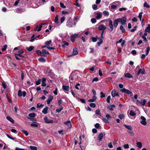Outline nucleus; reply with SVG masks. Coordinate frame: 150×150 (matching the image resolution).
Returning <instances> with one entry per match:
<instances>
[{
    "label": "nucleus",
    "mask_w": 150,
    "mask_h": 150,
    "mask_svg": "<svg viewBox=\"0 0 150 150\" xmlns=\"http://www.w3.org/2000/svg\"><path fill=\"white\" fill-rule=\"evenodd\" d=\"M127 18L126 17H124L121 18H119L114 20L113 25V22L112 20H110L109 21V26L110 30V32L112 31L114 29V27L116 28L117 26L118 23L121 22V24L122 25H125L126 22Z\"/></svg>",
    "instance_id": "obj_1"
},
{
    "label": "nucleus",
    "mask_w": 150,
    "mask_h": 150,
    "mask_svg": "<svg viewBox=\"0 0 150 150\" xmlns=\"http://www.w3.org/2000/svg\"><path fill=\"white\" fill-rule=\"evenodd\" d=\"M76 23L74 22V24L72 23V19L70 18L67 21L66 23V25L69 28H72L73 27L74 25H76Z\"/></svg>",
    "instance_id": "obj_2"
},
{
    "label": "nucleus",
    "mask_w": 150,
    "mask_h": 150,
    "mask_svg": "<svg viewBox=\"0 0 150 150\" xmlns=\"http://www.w3.org/2000/svg\"><path fill=\"white\" fill-rule=\"evenodd\" d=\"M146 118L143 116H142L140 117V123L143 125H146L147 124Z\"/></svg>",
    "instance_id": "obj_3"
},
{
    "label": "nucleus",
    "mask_w": 150,
    "mask_h": 150,
    "mask_svg": "<svg viewBox=\"0 0 150 150\" xmlns=\"http://www.w3.org/2000/svg\"><path fill=\"white\" fill-rule=\"evenodd\" d=\"M120 91L123 93H125L128 94H131V96H133V94L131 91L128 89H126L125 88H123L122 89H120Z\"/></svg>",
    "instance_id": "obj_4"
},
{
    "label": "nucleus",
    "mask_w": 150,
    "mask_h": 150,
    "mask_svg": "<svg viewBox=\"0 0 150 150\" xmlns=\"http://www.w3.org/2000/svg\"><path fill=\"white\" fill-rule=\"evenodd\" d=\"M26 95V92L25 91H23L22 92L21 90H19L18 91V96L19 97H21L23 96V97L25 96Z\"/></svg>",
    "instance_id": "obj_5"
},
{
    "label": "nucleus",
    "mask_w": 150,
    "mask_h": 150,
    "mask_svg": "<svg viewBox=\"0 0 150 150\" xmlns=\"http://www.w3.org/2000/svg\"><path fill=\"white\" fill-rule=\"evenodd\" d=\"M78 54V51L76 47H75L73 49L72 54L68 55V57H70L71 56H72L73 55H76V54Z\"/></svg>",
    "instance_id": "obj_6"
},
{
    "label": "nucleus",
    "mask_w": 150,
    "mask_h": 150,
    "mask_svg": "<svg viewBox=\"0 0 150 150\" xmlns=\"http://www.w3.org/2000/svg\"><path fill=\"white\" fill-rule=\"evenodd\" d=\"M45 120V122L46 123H52L53 122V120H49L48 119V118L46 117H45L44 118Z\"/></svg>",
    "instance_id": "obj_7"
},
{
    "label": "nucleus",
    "mask_w": 150,
    "mask_h": 150,
    "mask_svg": "<svg viewBox=\"0 0 150 150\" xmlns=\"http://www.w3.org/2000/svg\"><path fill=\"white\" fill-rule=\"evenodd\" d=\"M145 73V70L144 68L141 69H139L138 71L137 74L138 76H139L140 74H143Z\"/></svg>",
    "instance_id": "obj_8"
},
{
    "label": "nucleus",
    "mask_w": 150,
    "mask_h": 150,
    "mask_svg": "<svg viewBox=\"0 0 150 150\" xmlns=\"http://www.w3.org/2000/svg\"><path fill=\"white\" fill-rule=\"evenodd\" d=\"M53 98V97L51 95H49L48 98L47 100V103L48 104H49L51 101L52 100Z\"/></svg>",
    "instance_id": "obj_9"
},
{
    "label": "nucleus",
    "mask_w": 150,
    "mask_h": 150,
    "mask_svg": "<svg viewBox=\"0 0 150 150\" xmlns=\"http://www.w3.org/2000/svg\"><path fill=\"white\" fill-rule=\"evenodd\" d=\"M100 30H105L106 29V27H105L103 25H101L99 26L98 28Z\"/></svg>",
    "instance_id": "obj_10"
},
{
    "label": "nucleus",
    "mask_w": 150,
    "mask_h": 150,
    "mask_svg": "<svg viewBox=\"0 0 150 150\" xmlns=\"http://www.w3.org/2000/svg\"><path fill=\"white\" fill-rule=\"evenodd\" d=\"M48 109V108L47 107L45 106V108L43 109L42 112L45 114H47Z\"/></svg>",
    "instance_id": "obj_11"
},
{
    "label": "nucleus",
    "mask_w": 150,
    "mask_h": 150,
    "mask_svg": "<svg viewBox=\"0 0 150 150\" xmlns=\"http://www.w3.org/2000/svg\"><path fill=\"white\" fill-rule=\"evenodd\" d=\"M115 107V105H112L107 106V108L110 110H113V108H114Z\"/></svg>",
    "instance_id": "obj_12"
},
{
    "label": "nucleus",
    "mask_w": 150,
    "mask_h": 150,
    "mask_svg": "<svg viewBox=\"0 0 150 150\" xmlns=\"http://www.w3.org/2000/svg\"><path fill=\"white\" fill-rule=\"evenodd\" d=\"M103 137V133H102V132L100 133L98 135V140L100 141H101L102 140Z\"/></svg>",
    "instance_id": "obj_13"
},
{
    "label": "nucleus",
    "mask_w": 150,
    "mask_h": 150,
    "mask_svg": "<svg viewBox=\"0 0 150 150\" xmlns=\"http://www.w3.org/2000/svg\"><path fill=\"white\" fill-rule=\"evenodd\" d=\"M64 123L68 125L69 128H71V124L70 121H68L67 122H65Z\"/></svg>",
    "instance_id": "obj_14"
},
{
    "label": "nucleus",
    "mask_w": 150,
    "mask_h": 150,
    "mask_svg": "<svg viewBox=\"0 0 150 150\" xmlns=\"http://www.w3.org/2000/svg\"><path fill=\"white\" fill-rule=\"evenodd\" d=\"M46 79L45 78L42 79V86H46V83L45 82L46 81Z\"/></svg>",
    "instance_id": "obj_15"
},
{
    "label": "nucleus",
    "mask_w": 150,
    "mask_h": 150,
    "mask_svg": "<svg viewBox=\"0 0 150 150\" xmlns=\"http://www.w3.org/2000/svg\"><path fill=\"white\" fill-rule=\"evenodd\" d=\"M36 52L40 56H45V55H44V53L42 52H41V51L40 50H37L36 51Z\"/></svg>",
    "instance_id": "obj_16"
},
{
    "label": "nucleus",
    "mask_w": 150,
    "mask_h": 150,
    "mask_svg": "<svg viewBox=\"0 0 150 150\" xmlns=\"http://www.w3.org/2000/svg\"><path fill=\"white\" fill-rule=\"evenodd\" d=\"M125 77L131 78L133 77V76L129 73H127L125 74Z\"/></svg>",
    "instance_id": "obj_17"
},
{
    "label": "nucleus",
    "mask_w": 150,
    "mask_h": 150,
    "mask_svg": "<svg viewBox=\"0 0 150 150\" xmlns=\"http://www.w3.org/2000/svg\"><path fill=\"white\" fill-rule=\"evenodd\" d=\"M62 88L64 90L66 91H68L69 90V86L63 85L62 86Z\"/></svg>",
    "instance_id": "obj_18"
},
{
    "label": "nucleus",
    "mask_w": 150,
    "mask_h": 150,
    "mask_svg": "<svg viewBox=\"0 0 150 150\" xmlns=\"http://www.w3.org/2000/svg\"><path fill=\"white\" fill-rule=\"evenodd\" d=\"M6 119L12 123H14V120L11 117L8 116L6 117Z\"/></svg>",
    "instance_id": "obj_19"
},
{
    "label": "nucleus",
    "mask_w": 150,
    "mask_h": 150,
    "mask_svg": "<svg viewBox=\"0 0 150 150\" xmlns=\"http://www.w3.org/2000/svg\"><path fill=\"white\" fill-rule=\"evenodd\" d=\"M145 31L146 32L150 33V25H148V26L147 27L145 30Z\"/></svg>",
    "instance_id": "obj_20"
},
{
    "label": "nucleus",
    "mask_w": 150,
    "mask_h": 150,
    "mask_svg": "<svg viewBox=\"0 0 150 150\" xmlns=\"http://www.w3.org/2000/svg\"><path fill=\"white\" fill-rule=\"evenodd\" d=\"M60 107L56 110V112L58 113L60 112L63 109V107L62 106H60Z\"/></svg>",
    "instance_id": "obj_21"
},
{
    "label": "nucleus",
    "mask_w": 150,
    "mask_h": 150,
    "mask_svg": "<svg viewBox=\"0 0 150 150\" xmlns=\"http://www.w3.org/2000/svg\"><path fill=\"white\" fill-rule=\"evenodd\" d=\"M96 18L97 19H99L101 18L102 17V14L100 13H97L96 14Z\"/></svg>",
    "instance_id": "obj_22"
},
{
    "label": "nucleus",
    "mask_w": 150,
    "mask_h": 150,
    "mask_svg": "<svg viewBox=\"0 0 150 150\" xmlns=\"http://www.w3.org/2000/svg\"><path fill=\"white\" fill-rule=\"evenodd\" d=\"M34 47L33 46H30L29 47H27L26 49L29 52H31L34 49Z\"/></svg>",
    "instance_id": "obj_23"
},
{
    "label": "nucleus",
    "mask_w": 150,
    "mask_h": 150,
    "mask_svg": "<svg viewBox=\"0 0 150 150\" xmlns=\"http://www.w3.org/2000/svg\"><path fill=\"white\" fill-rule=\"evenodd\" d=\"M124 126L127 129L130 130H132V127L130 125H127L126 124H125Z\"/></svg>",
    "instance_id": "obj_24"
},
{
    "label": "nucleus",
    "mask_w": 150,
    "mask_h": 150,
    "mask_svg": "<svg viewBox=\"0 0 150 150\" xmlns=\"http://www.w3.org/2000/svg\"><path fill=\"white\" fill-rule=\"evenodd\" d=\"M74 74H71L69 77L70 79L72 81H73L75 78V77H74Z\"/></svg>",
    "instance_id": "obj_25"
},
{
    "label": "nucleus",
    "mask_w": 150,
    "mask_h": 150,
    "mask_svg": "<svg viewBox=\"0 0 150 150\" xmlns=\"http://www.w3.org/2000/svg\"><path fill=\"white\" fill-rule=\"evenodd\" d=\"M47 47L49 50H54L55 49V48L52 47H50L48 46H44L42 47V48H45Z\"/></svg>",
    "instance_id": "obj_26"
},
{
    "label": "nucleus",
    "mask_w": 150,
    "mask_h": 150,
    "mask_svg": "<svg viewBox=\"0 0 150 150\" xmlns=\"http://www.w3.org/2000/svg\"><path fill=\"white\" fill-rule=\"evenodd\" d=\"M29 117L34 118L35 116V113H30L28 114Z\"/></svg>",
    "instance_id": "obj_27"
},
{
    "label": "nucleus",
    "mask_w": 150,
    "mask_h": 150,
    "mask_svg": "<svg viewBox=\"0 0 150 150\" xmlns=\"http://www.w3.org/2000/svg\"><path fill=\"white\" fill-rule=\"evenodd\" d=\"M63 43H64V44H63L62 45V47L63 48L65 47V45L68 46L69 45V43L68 42H67L66 41H64L63 42Z\"/></svg>",
    "instance_id": "obj_28"
},
{
    "label": "nucleus",
    "mask_w": 150,
    "mask_h": 150,
    "mask_svg": "<svg viewBox=\"0 0 150 150\" xmlns=\"http://www.w3.org/2000/svg\"><path fill=\"white\" fill-rule=\"evenodd\" d=\"M137 146L139 148H141L142 146V143L139 142H137Z\"/></svg>",
    "instance_id": "obj_29"
},
{
    "label": "nucleus",
    "mask_w": 150,
    "mask_h": 150,
    "mask_svg": "<svg viewBox=\"0 0 150 150\" xmlns=\"http://www.w3.org/2000/svg\"><path fill=\"white\" fill-rule=\"evenodd\" d=\"M116 93V91L115 90H113L111 92V95L112 97H115Z\"/></svg>",
    "instance_id": "obj_30"
},
{
    "label": "nucleus",
    "mask_w": 150,
    "mask_h": 150,
    "mask_svg": "<svg viewBox=\"0 0 150 150\" xmlns=\"http://www.w3.org/2000/svg\"><path fill=\"white\" fill-rule=\"evenodd\" d=\"M103 13L104 15L106 16H108L109 15L108 12L106 11H104L103 12Z\"/></svg>",
    "instance_id": "obj_31"
},
{
    "label": "nucleus",
    "mask_w": 150,
    "mask_h": 150,
    "mask_svg": "<svg viewBox=\"0 0 150 150\" xmlns=\"http://www.w3.org/2000/svg\"><path fill=\"white\" fill-rule=\"evenodd\" d=\"M54 22L55 23L57 24H58L59 23V22L58 21V16L57 15L55 17L54 20Z\"/></svg>",
    "instance_id": "obj_32"
},
{
    "label": "nucleus",
    "mask_w": 150,
    "mask_h": 150,
    "mask_svg": "<svg viewBox=\"0 0 150 150\" xmlns=\"http://www.w3.org/2000/svg\"><path fill=\"white\" fill-rule=\"evenodd\" d=\"M146 102V101L145 100H142L140 102V104L143 106L144 105Z\"/></svg>",
    "instance_id": "obj_33"
},
{
    "label": "nucleus",
    "mask_w": 150,
    "mask_h": 150,
    "mask_svg": "<svg viewBox=\"0 0 150 150\" xmlns=\"http://www.w3.org/2000/svg\"><path fill=\"white\" fill-rule=\"evenodd\" d=\"M30 120L33 121L34 122H36L37 121L36 119L34 118L28 117Z\"/></svg>",
    "instance_id": "obj_34"
},
{
    "label": "nucleus",
    "mask_w": 150,
    "mask_h": 150,
    "mask_svg": "<svg viewBox=\"0 0 150 150\" xmlns=\"http://www.w3.org/2000/svg\"><path fill=\"white\" fill-rule=\"evenodd\" d=\"M38 60L39 61L42 62H45V60L43 58L41 57Z\"/></svg>",
    "instance_id": "obj_35"
},
{
    "label": "nucleus",
    "mask_w": 150,
    "mask_h": 150,
    "mask_svg": "<svg viewBox=\"0 0 150 150\" xmlns=\"http://www.w3.org/2000/svg\"><path fill=\"white\" fill-rule=\"evenodd\" d=\"M129 114L130 115L134 116L136 115V113L132 110H131L130 111Z\"/></svg>",
    "instance_id": "obj_36"
},
{
    "label": "nucleus",
    "mask_w": 150,
    "mask_h": 150,
    "mask_svg": "<svg viewBox=\"0 0 150 150\" xmlns=\"http://www.w3.org/2000/svg\"><path fill=\"white\" fill-rule=\"evenodd\" d=\"M128 133L130 134L131 136H133L134 135V133L132 130H128L127 131Z\"/></svg>",
    "instance_id": "obj_37"
},
{
    "label": "nucleus",
    "mask_w": 150,
    "mask_h": 150,
    "mask_svg": "<svg viewBox=\"0 0 150 150\" xmlns=\"http://www.w3.org/2000/svg\"><path fill=\"white\" fill-rule=\"evenodd\" d=\"M120 29L122 31V33H124L125 32V30L122 26L121 25L120 26Z\"/></svg>",
    "instance_id": "obj_38"
},
{
    "label": "nucleus",
    "mask_w": 150,
    "mask_h": 150,
    "mask_svg": "<svg viewBox=\"0 0 150 150\" xmlns=\"http://www.w3.org/2000/svg\"><path fill=\"white\" fill-rule=\"evenodd\" d=\"M16 11L18 13H21L23 12V10L21 8H18L16 10Z\"/></svg>",
    "instance_id": "obj_39"
},
{
    "label": "nucleus",
    "mask_w": 150,
    "mask_h": 150,
    "mask_svg": "<svg viewBox=\"0 0 150 150\" xmlns=\"http://www.w3.org/2000/svg\"><path fill=\"white\" fill-rule=\"evenodd\" d=\"M30 148L32 150H37V148L36 146H30Z\"/></svg>",
    "instance_id": "obj_40"
},
{
    "label": "nucleus",
    "mask_w": 150,
    "mask_h": 150,
    "mask_svg": "<svg viewBox=\"0 0 150 150\" xmlns=\"http://www.w3.org/2000/svg\"><path fill=\"white\" fill-rule=\"evenodd\" d=\"M144 6L147 8H149L150 7V6L147 4L146 2L144 3Z\"/></svg>",
    "instance_id": "obj_41"
},
{
    "label": "nucleus",
    "mask_w": 150,
    "mask_h": 150,
    "mask_svg": "<svg viewBox=\"0 0 150 150\" xmlns=\"http://www.w3.org/2000/svg\"><path fill=\"white\" fill-rule=\"evenodd\" d=\"M100 97L101 98H104L105 96V94L103 93V92H101L100 93Z\"/></svg>",
    "instance_id": "obj_42"
},
{
    "label": "nucleus",
    "mask_w": 150,
    "mask_h": 150,
    "mask_svg": "<svg viewBox=\"0 0 150 150\" xmlns=\"http://www.w3.org/2000/svg\"><path fill=\"white\" fill-rule=\"evenodd\" d=\"M52 42V40H50L48 41H47L45 42V45H47H47H49Z\"/></svg>",
    "instance_id": "obj_43"
},
{
    "label": "nucleus",
    "mask_w": 150,
    "mask_h": 150,
    "mask_svg": "<svg viewBox=\"0 0 150 150\" xmlns=\"http://www.w3.org/2000/svg\"><path fill=\"white\" fill-rule=\"evenodd\" d=\"M91 107L93 108H94L96 106V104L94 103H91L89 105Z\"/></svg>",
    "instance_id": "obj_44"
},
{
    "label": "nucleus",
    "mask_w": 150,
    "mask_h": 150,
    "mask_svg": "<svg viewBox=\"0 0 150 150\" xmlns=\"http://www.w3.org/2000/svg\"><path fill=\"white\" fill-rule=\"evenodd\" d=\"M103 42V40L102 39H100L99 40V42L97 43V44L98 46H99Z\"/></svg>",
    "instance_id": "obj_45"
},
{
    "label": "nucleus",
    "mask_w": 150,
    "mask_h": 150,
    "mask_svg": "<svg viewBox=\"0 0 150 150\" xmlns=\"http://www.w3.org/2000/svg\"><path fill=\"white\" fill-rule=\"evenodd\" d=\"M42 52L43 53H44V54H49V53L48 52H47L46 50L45 49H43L42 50Z\"/></svg>",
    "instance_id": "obj_46"
},
{
    "label": "nucleus",
    "mask_w": 150,
    "mask_h": 150,
    "mask_svg": "<svg viewBox=\"0 0 150 150\" xmlns=\"http://www.w3.org/2000/svg\"><path fill=\"white\" fill-rule=\"evenodd\" d=\"M110 99H111L110 96H109L107 98V101L108 103H110Z\"/></svg>",
    "instance_id": "obj_47"
},
{
    "label": "nucleus",
    "mask_w": 150,
    "mask_h": 150,
    "mask_svg": "<svg viewBox=\"0 0 150 150\" xmlns=\"http://www.w3.org/2000/svg\"><path fill=\"white\" fill-rule=\"evenodd\" d=\"M30 126L31 127H38V123L37 124H33H33H30Z\"/></svg>",
    "instance_id": "obj_48"
},
{
    "label": "nucleus",
    "mask_w": 150,
    "mask_h": 150,
    "mask_svg": "<svg viewBox=\"0 0 150 150\" xmlns=\"http://www.w3.org/2000/svg\"><path fill=\"white\" fill-rule=\"evenodd\" d=\"M92 8L94 10H96L97 9V6L96 4H93L92 6Z\"/></svg>",
    "instance_id": "obj_49"
},
{
    "label": "nucleus",
    "mask_w": 150,
    "mask_h": 150,
    "mask_svg": "<svg viewBox=\"0 0 150 150\" xmlns=\"http://www.w3.org/2000/svg\"><path fill=\"white\" fill-rule=\"evenodd\" d=\"M143 12H141L139 13V15L138 16V17L140 19V21L141 20V19H142V14L143 13Z\"/></svg>",
    "instance_id": "obj_50"
},
{
    "label": "nucleus",
    "mask_w": 150,
    "mask_h": 150,
    "mask_svg": "<svg viewBox=\"0 0 150 150\" xmlns=\"http://www.w3.org/2000/svg\"><path fill=\"white\" fill-rule=\"evenodd\" d=\"M21 54H17L16 55H18V56L19 57L21 58V59H23L24 58V57Z\"/></svg>",
    "instance_id": "obj_51"
},
{
    "label": "nucleus",
    "mask_w": 150,
    "mask_h": 150,
    "mask_svg": "<svg viewBox=\"0 0 150 150\" xmlns=\"http://www.w3.org/2000/svg\"><path fill=\"white\" fill-rule=\"evenodd\" d=\"M7 47V45H4L3 48H2L1 50L2 51H5Z\"/></svg>",
    "instance_id": "obj_52"
},
{
    "label": "nucleus",
    "mask_w": 150,
    "mask_h": 150,
    "mask_svg": "<svg viewBox=\"0 0 150 150\" xmlns=\"http://www.w3.org/2000/svg\"><path fill=\"white\" fill-rule=\"evenodd\" d=\"M22 132L24 134H25V135L26 136H27L28 135V132L26 130H23L22 131Z\"/></svg>",
    "instance_id": "obj_53"
},
{
    "label": "nucleus",
    "mask_w": 150,
    "mask_h": 150,
    "mask_svg": "<svg viewBox=\"0 0 150 150\" xmlns=\"http://www.w3.org/2000/svg\"><path fill=\"white\" fill-rule=\"evenodd\" d=\"M65 18L64 16H62L61 18V23H62L65 20Z\"/></svg>",
    "instance_id": "obj_54"
},
{
    "label": "nucleus",
    "mask_w": 150,
    "mask_h": 150,
    "mask_svg": "<svg viewBox=\"0 0 150 150\" xmlns=\"http://www.w3.org/2000/svg\"><path fill=\"white\" fill-rule=\"evenodd\" d=\"M41 81V79H39L38 81L36 82V84L37 85H38L40 84V82Z\"/></svg>",
    "instance_id": "obj_55"
},
{
    "label": "nucleus",
    "mask_w": 150,
    "mask_h": 150,
    "mask_svg": "<svg viewBox=\"0 0 150 150\" xmlns=\"http://www.w3.org/2000/svg\"><path fill=\"white\" fill-rule=\"evenodd\" d=\"M150 50V47H148L147 48L146 51V55H147L148 54L149 52V51Z\"/></svg>",
    "instance_id": "obj_56"
},
{
    "label": "nucleus",
    "mask_w": 150,
    "mask_h": 150,
    "mask_svg": "<svg viewBox=\"0 0 150 150\" xmlns=\"http://www.w3.org/2000/svg\"><path fill=\"white\" fill-rule=\"evenodd\" d=\"M60 6L63 8H65L66 7V6H64V4L61 2H60Z\"/></svg>",
    "instance_id": "obj_57"
},
{
    "label": "nucleus",
    "mask_w": 150,
    "mask_h": 150,
    "mask_svg": "<svg viewBox=\"0 0 150 150\" xmlns=\"http://www.w3.org/2000/svg\"><path fill=\"white\" fill-rule=\"evenodd\" d=\"M119 117L120 119H121L122 120L124 119V115L123 114H122L119 115Z\"/></svg>",
    "instance_id": "obj_58"
},
{
    "label": "nucleus",
    "mask_w": 150,
    "mask_h": 150,
    "mask_svg": "<svg viewBox=\"0 0 150 150\" xmlns=\"http://www.w3.org/2000/svg\"><path fill=\"white\" fill-rule=\"evenodd\" d=\"M137 28V26H136L134 27V29L131 30L130 31L132 32H134L136 30Z\"/></svg>",
    "instance_id": "obj_59"
},
{
    "label": "nucleus",
    "mask_w": 150,
    "mask_h": 150,
    "mask_svg": "<svg viewBox=\"0 0 150 150\" xmlns=\"http://www.w3.org/2000/svg\"><path fill=\"white\" fill-rule=\"evenodd\" d=\"M91 21L92 23H95L96 22V20L95 18H92Z\"/></svg>",
    "instance_id": "obj_60"
},
{
    "label": "nucleus",
    "mask_w": 150,
    "mask_h": 150,
    "mask_svg": "<svg viewBox=\"0 0 150 150\" xmlns=\"http://www.w3.org/2000/svg\"><path fill=\"white\" fill-rule=\"evenodd\" d=\"M100 126V124L99 123H97L95 125V127L97 129L99 128Z\"/></svg>",
    "instance_id": "obj_61"
},
{
    "label": "nucleus",
    "mask_w": 150,
    "mask_h": 150,
    "mask_svg": "<svg viewBox=\"0 0 150 150\" xmlns=\"http://www.w3.org/2000/svg\"><path fill=\"white\" fill-rule=\"evenodd\" d=\"M96 114L98 115H100V111L99 110H97L96 111Z\"/></svg>",
    "instance_id": "obj_62"
},
{
    "label": "nucleus",
    "mask_w": 150,
    "mask_h": 150,
    "mask_svg": "<svg viewBox=\"0 0 150 150\" xmlns=\"http://www.w3.org/2000/svg\"><path fill=\"white\" fill-rule=\"evenodd\" d=\"M102 120L103 121V122H104L105 123H109V122H108V120H107L105 118H103L102 119Z\"/></svg>",
    "instance_id": "obj_63"
},
{
    "label": "nucleus",
    "mask_w": 150,
    "mask_h": 150,
    "mask_svg": "<svg viewBox=\"0 0 150 150\" xmlns=\"http://www.w3.org/2000/svg\"><path fill=\"white\" fill-rule=\"evenodd\" d=\"M91 39L92 40V41L93 42H96L97 40L96 38L94 37H92Z\"/></svg>",
    "instance_id": "obj_64"
}]
</instances>
